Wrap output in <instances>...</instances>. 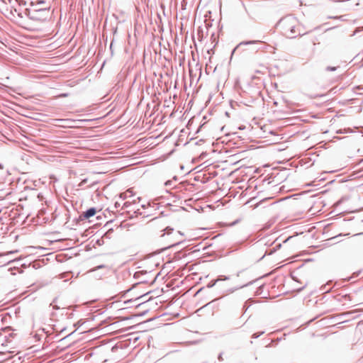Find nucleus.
Returning <instances> with one entry per match:
<instances>
[{"mask_svg": "<svg viewBox=\"0 0 363 363\" xmlns=\"http://www.w3.org/2000/svg\"><path fill=\"white\" fill-rule=\"evenodd\" d=\"M26 13L28 18L30 20L44 22L48 19L49 10L47 9H39L33 11H30L28 9H26Z\"/></svg>", "mask_w": 363, "mask_h": 363, "instance_id": "nucleus-2", "label": "nucleus"}, {"mask_svg": "<svg viewBox=\"0 0 363 363\" xmlns=\"http://www.w3.org/2000/svg\"><path fill=\"white\" fill-rule=\"evenodd\" d=\"M13 335L14 334L10 331L6 333L7 344L11 342V338L13 337Z\"/></svg>", "mask_w": 363, "mask_h": 363, "instance_id": "nucleus-10", "label": "nucleus"}, {"mask_svg": "<svg viewBox=\"0 0 363 363\" xmlns=\"http://www.w3.org/2000/svg\"><path fill=\"white\" fill-rule=\"evenodd\" d=\"M261 45V46H260V47H259V48L255 47V49H254V50H255V51H257V50H261V49H264V48H265V47L267 46V45H266L265 43H264V45Z\"/></svg>", "mask_w": 363, "mask_h": 363, "instance_id": "nucleus-17", "label": "nucleus"}, {"mask_svg": "<svg viewBox=\"0 0 363 363\" xmlns=\"http://www.w3.org/2000/svg\"><path fill=\"white\" fill-rule=\"evenodd\" d=\"M115 206H116V207L117 208L118 206H120V204H119V203H118L116 202V204H115Z\"/></svg>", "mask_w": 363, "mask_h": 363, "instance_id": "nucleus-29", "label": "nucleus"}, {"mask_svg": "<svg viewBox=\"0 0 363 363\" xmlns=\"http://www.w3.org/2000/svg\"><path fill=\"white\" fill-rule=\"evenodd\" d=\"M203 290V288H201L197 292L196 294H198L199 293H200L201 291Z\"/></svg>", "mask_w": 363, "mask_h": 363, "instance_id": "nucleus-26", "label": "nucleus"}, {"mask_svg": "<svg viewBox=\"0 0 363 363\" xmlns=\"http://www.w3.org/2000/svg\"><path fill=\"white\" fill-rule=\"evenodd\" d=\"M263 333H264V331L260 332V333H254L252 335V337L254 338V339H256V338L259 337L260 335H262Z\"/></svg>", "mask_w": 363, "mask_h": 363, "instance_id": "nucleus-15", "label": "nucleus"}, {"mask_svg": "<svg viewBox=\"0 0 363 363\" xmlns=\"http://www.w3.org/2000/svg\"><path fill=\"white\" fill-rule=\"evenodd\" d=\"M57 299V298H54V300L52 301V303H50V306H52V308H53L54 310H58V309H60V307H59L58 306H57V305H53V303L56 302Z\"/></svg>", "mask_w": 363, "mask_h": 363, "instance_id": "nucleus-13", "label": "nucleus"}, {"mask_svg": "<svg viewBox=\"0 0 363 363\" xmlns=\"http://www.w3.org/2000/svg\"><path fill=\"white\" fill-rule=\"evenodd\" d=\"M9 331H11L10 328H6L3 330V332H0V345L1 346H6L7 345L6 333Z\"/></svg>", "mask_w": 363, "mask_h": 363, "instance_id": "nucleus-4", "label": "nucleus"}, {"mask_svg": "<svg viewBox=\"0 0 363 363\" xmlns=\"http://www.w3.org/2000/svg\"><path fill=\"white\" fill-rule=\"evenodd\" d=\"M229 279H230V277L225 276V275H220L217 278L218 282H219L220 281H225V280H229Z\"/></svg>", "mask_w": 363, "mask_h": 363, "instance_id": "nucleus-11", "label": "nucleus"}, {"mask_svg": "<svg viewBox=\"0 0 363 363\" xmlns=\"http://www.w3.org/2000/svg\"><path fill=\"white\" fill-rule=\"evenodd\" d=\"M264 45V42L259 40H249V41H242L241 42L232 52L233 54L236 49L241 45Z\"/></svg>", "mask_w": 363, "mask_h": 363, "instance_id": "nucleus-5", "label": "nucleus"}, {"mask_svg": "<svg viewBox=\"0 0 363 363\" xmlns=\"http://www.w3.org/2000/svg\"><path fill=\"white\" fill-rule=\"evenodd\" d=\"M140 274H143V272H135V273L134 274V278H135V279L139 278V275H140Z\"/></svg>", "mask_w": 363, "mask_h": 363, "instance_id": "nucleus-18", "label": "nucleus"}, {"mask_svg": "<svg viewBox=\"0 0 363 363\" xmlns=\"http://www.w3.org/2000/svg\"><path fill=\"white\" fill-rule=\"evenodd\" d=\"M181 242H182V241H178V242H175L174 244L172 245L171 246L178 245H179Z\"/></svg>", "mask_w": 363, "mask_h": 363, "instance_id": "nucleus-21", "label": "nucleus"}, {"mask_svg": "<svg viewBox=\"0 0 363 363\" xmlns=\"http://www.w3.org/2000/svg\"><path fill=\"white\" fill-rule=\"evenodd\" d=\"M164 233L161 235L162 237H163L165 234H167V235L172 234L174 231V229L168 226L164 230Z\"/></svg>", "mask_w": 363, "mask_h": 363, "instance_id": "nucleus-8", "label": "nucleus"}, {"mask_svg": "<svg viewBox=\"0 0 363 363\" xmlns=\"http://www.w3.org/2000/svg\"><path fill=\"white\" fill-rule=\"evenodd\" d=\"M130 206V203L128 201L125 202L124 204H123V208H128L129 206Z\"/></svg>", "mask_w": 363, "mask_h": 363, "instance_id": "nucleus-19", "label": "nucleus"}, {"mask_svg": "<svg viewBox=\"0 0 363 363\" xmlns=\"http://www.w3.org/2000/svg\"><path fill=\"white\" fill-rule=\"evenodd\" d=\"M59 121H67V119H59Z\"/></svg>", "mask_w": 363, "mask_h": 363, "instance_id": "nucleus-30", "label": "nucleus"}, {"mask_svg": "<svg viewBox=\"0 0 363 363\" xmlns=\"http://www.w3.org/2000/svg\"><path fill=\"white\" fill-rule=\"evenodd\" d=\"M96 213V209L94 207L89 208L86 211L83 212L80 216L79 218L81 220L88 219L93 217Z\"/></svg>", "mask_w": 363, "mask_h": 363, "instance_id": "nucleus-3", "label": "nucleus"}, {"mask_svg": "<svg viewBox=\"0 0 363 363\" xmlns=\"http://www.w3.org/2000/svg\"><path fill=\"white\" fill-rule=\"evenodd\" d=\"M297 25V19L291 15L281 18L277 23V26L281 28L286 36L289 38H294L300 35L296 30Z\"/></svg>", "mask_w": 363, "mask_h": 363, "instance_id": "nucleus-1", "label": "nucleus"}, {"mask_svg": "<svg viewBox=\"0 0 363 363\" xmlns=\"http://www.w3.org/2000/svg\"><path fill=\"white\" fill-rule=\"evenodd\" d=\"M0 354H3V352H0Z\"/></svg>", "mask_w": 363, "mask_h": 363, "instance_id": "nucleus-32", "label": "nucleus"}, {"mask_svg": "<svg viewBox=\"0 0 363 363\" xmlns=\"http://www.w3.org/2000/svg\"><path fill=\"white\" fill-rule=\"evenodd\" d=\"M218 359H219L220 361H222V360H223L222 353L219 354V355H218Z\"/></svg>", "mask_w": 363, "mask_h": 363, "instance_id": "nucleus-22", "label": "nucleus"}, {"mask_svg": "<svg viewBox=\"0 0 363 363\" xmlns=\"http://www.w3.org/2000/svg\"><path fill=\"white\" fill-rule=\"evenodd\" d=\"M87 182V179H82V182L78 184V187L82 188Z\"/></svg>", "mask_w": 363, "mask_h": 363, "instance_id": "nucleus-16", "label": "nucleus"}, {"mask_svg": "<svg viewBox=\"0 0 363 363\" xmlns=\"http://www.w3.org/2000/svg\"><path fill=\"white\" fill-rule=\"evenodd\" d=\"M218 282V280L217 279H214V280H212L206 286L207 288L210 289V288H212Z\"/></svg>", "mask_w": 363, "mask_h": 363, "instance_id": "nucleus-12", "label": "nucleus"}, {"mask_svg": "<svg viewBox=\"0 0 363 363\" xmlns=\"http://www.w3.org/2000/svg\"><path fill=\"white\" fill-rule=\"evenodd\" d=\"M177 235H183V233H182L180 231H177V232L174 235V237H177Z\"/></svg>", "mask_w": 363, "mask_h": 363, "instance_id": "nucleus-20", "label": "nucleus"}, {"mask_svg": "<svg viewBox=\"0 0 363 363\" xmlns=\"http://www.w3.org/2000/svg\"><path fill=\"white\" fill-rule=\"evenodd\" d=\"M170 182H171L170 181H167V182H165V185H166V186L169 185V184H170Z\"/></svg>", "mask_w": 363, "mask_h": 363, "instance_id": "nucleus-25", "label": "nucleus"}, {"mask_svg": "<svg viewBox=\"0 0 363 363\" xmlns=\"http://www.w3.org/2000/svg\"><path fill=\"white\" fill-rule=\"evenodd\" d=\"M240 288H242V286H240ZM238 289H240V287L230 288V289L225 290L223 291V294H232L234 291H235L236 290H238Z\"/></svg>", "mask_w": 363, "mask_h": 363, "instance_id": "nucleus-9", "label": "nucleus"}, {"mask_svg": "<svg viewBox=\"0 0 363 363\" xmlns=\"http://www.w3.org/2000/svg\"><path fill=\"white\" fill-rule=\"evenodd\" d=\"M281 243H276L275 244V246L273 247V248H271V249H269V250H266V252L265 254L263 255L262 258L266 255H272V253H274L275 251H277L278 249H279L281 247Z\"/></svg>", "mask_w": 363, "mask_h": 363, "instance_id": "nucleus-6", "label": "nucleus"}, {"mask_svg": "<svg viewBox=\"0 0 363 363\" xmlns=\"http://www.w3.org/2000/svg\"><path fill=\"white\" fill-rule=\"evenodd\" d=\"M43 3H44V1H40L38 2V4H43Z\"/></svg>", "mask_w": 363, "mask_h": 363, "instance_id": "nucleus-31", "label": "nucleus"}, {"mask_svg": "<svg viewBox=\"0 0 363 363\" xmlns=\"http://www.w3.org/2000/svg\"><path fill=\"white\" fill-rule=\"evenodd\" d=\"M216 300H218V298H216V299L213 300L212 301L208 302L206 306L211 304V303H212V302H213V301H215Z\"/></svg>", "mask_w": 363, "mask_h": 363, "instance_id": "nucleus-24", "label": "nucleus"}, {"mask_svg": "<svg viewBox=\"0 0 363 363\" xmlns=\"http://www.w3.org/2000/svg\"><path fill=\"white\" fill-rule=\"evenodd\" d=\"M133 196V191L131 189L127 190L125 192L121 194L120 197L123 199H125L128 197Z\"/></svg>", "mask_w": 363, "mask_h": 363, "instance_id": "nucleus-7", "label": "nucleus"}, {"mask_svg": "<svg viewBox=\"0 0 363 363\" xmlns=\"http://www.w3.org/2000/svg\"><path fill=\"white\" fill-rule=\"evenodd\" d=\"M337 67H331V66H328L325 69L326 71H328V72H333V71H335L337 69Z\"/></svg>", "mask_w": 363, "mask_h": 363, "instance_id": "nucleus-14", "label": "nucleus"}, {"mask_svg": "<svg viewBox=\"0 0 363 363\" xmlns=\"http://www.w3.org/2000/svg\"><path fill=\"white\" fill-rule=\"evenodd\" d=\"M121 289H121V287H118V291L119 292H123V291H122Z\"/></svg>", "mask_w": 363, "mask_h": 363, "instance_id": "nucleus-28", "label": "nucleus"}, {"mask_svg": "<svg viewBox=\"0 0 363 363\" xmlns=\"http://www.w3.org/2000/svg\"><path fill=\"white\" fill-rule=\"evenodd\" d=\"M338 17L336 16H329L328 18H337Z\"/></svg>", "mask_w": 363, "mask_h": 363, "instance_id": "nucleus-27", "label": "nucleus"}, {"mask_svg": "<svg viewBox=\"0 0 363 363\" xmlns=\"http://www.w3.org/2000/svg\"><path fill=\"white\" fill-rule=\"evenodd\" d=\"M243 308H245V311L247 310V303H245Z\"/></svg>", "mask_w": 363, "mask_h": 363, "instance_id": "nucleus-23", "label": "nucleus"}]
</instances>
